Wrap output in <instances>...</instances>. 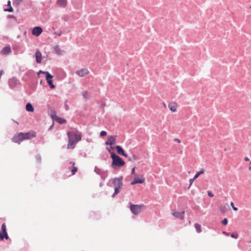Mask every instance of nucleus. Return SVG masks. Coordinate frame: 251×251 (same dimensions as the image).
<instances>
[{"label":"nucleus","mask_w":251,"mask_h":251,"mask_svg":"<svg viewBox=\"0 0 251 251\" xmlns=\"http://www.w3.org/2000/svg\"><path fill=\"white\" fill-rule=\"evenodd\" d=\"M36 134L34 131H30L26 133L20 132L16 134L12 138L14 142L20 144L24 140L30 139L36 136Z\"/></svg>","instance_id":"f257e3e1"},{"label":"nucleus","mask_w":251,"mask_h":251,"mask_svg":"<svg viewBox=\"0 0 251 251\" xmlns=\"http://www.w3.org/2000/svg\"><path fill=\"white\" fill-rule=\"evenodd\" d=\"M111 157L112 159L111 166L113 168L115 167H121L125 164L122 158L114 152L111 153Z\"/></svg>","instance_id":"f03ea898"},{"label":"nucleus","mask_w":251,"mask_h":251,"mask_svg":"<svg viewBox=\"0 0 251 251\" xmlns=\"http://www.w3.org/2000/svg\"><path fill=\"white\" fill-rule=\"evenodd\" d=\"M69 139H71L75 142H78L81 139V135L78 134L76 132L70 131L67 133Z\"/></svg>","instance_id":"7ed1b4c3"},{"label":"nucleus","mask_w":251,"mask_h":251,"mask_svg":"<svg viewBox=\"0 0 251 251\" xmlns=\"http://www.w3.org/2000/svg\"><path fill=\"white\" fill-rule=\"evenodd\" d=\"M130 209L134 215H138L141 210V206L137 204H133L130 203Z\"/></svg>","instance_id":"20e7f679"},{"label":"nucleus","mask_w":251,"mask_h":251,"mask_svg":"<svg viewBox=\"0 0 251 251\" xmlns=\"http://www.w3.org/2000/svg\"><path fill=\"white\" fill-rule=\"evenodd\" d=\"M4 238L6 239L8 238L6 231V226L5 223L2 224L1 226V232L0 231V240H3Z\"/></svg>","instance_id":"39448f33"},{"label":"nucleus","mask_w":251,"mask_h":251,"mask_svg":"<svg viewBox=\"0 0 251 251\" xmlns=\"http://www.w3.org/2000/svg\"><path fill=\"white\" fill-rule=\"evenodd\" d=\"M123 176L119 177H115L113 180V183L115 187L121 188L123 185Z\"/></svg>","instance_id":"423d86ee"},{"label":"nucleus","mask_w":251,"mask_h":251,"mask_svg":"<svg viewBox=\"0 0 251 251\" xmlns=\"http://www.w3.org/2000/svg\"><path fill=\"white\" fill-rule=\"evenodd\" d=\"M51 117L53 121H55L60 124H63L66 122V120L63 118L58 117L56 114H51Z\"/></svg>","instance_id":"0eeeda50"},{"label":"nucleus","mask_w":251,"mask_h":251,"mask_svg":"<svg viewBox=\"0 0 251 251\" xmlns=\"http://www.w3.org/2000/svg\"><path fill=\"white\" fill-rule=\"evenodd\" d=\"M19 82V80L16 77H12L9 79V85L11 88H13L16 86Z\"/></svg>","instance_id":"6e6552de"},{"label":"nucleus","mask_w":251,"mask_h":251,"mask_svg":"<svg viewBox=\"0 0 251 251\" xmlns=\"http://www.w3.org/2000/svg\"><path fill=\"white\" fill-rule=\"evenodd\" d=\"M43 31L42 27L40 26H35L33 28L32 33L33 35L39 36Z\"/></svg>","instance_id":"1a4fd4ad"},{"label":"nucleus","mask_w":251,"mask_h":251,"mask_svg":"<svg viewBox=\"0 0 251 251\" xmlns=\"http://www.w3.org/2000/svg\"><path fill=\"white\" fill-rule=\"evenodd\" d=\"M145 178L143 176H141L140 178L138 177H135L134 179L131 181V184L134 185L137 183H143L145 182Z\"/></svg>","instance_id":"9d476101"},{"label":"nucleus","mask_w":251,"mask_h":251,"mask_svg":"<svg viewBox=\"0 0 251 251\" xmlns=\"http://www.w3.org/2000/svg\"><path fill=\"white\" fill-rule=\"evenodd\" d=\"M89 73L88 70L86 68L81 69L80 70L77 71L75 74L80 77H82L85 75L88 74Z\"/></svg>","instance_id":"9b49d317"},{"label":"nucleus","mask_w":251,"mask_h":251,"mask_svg":"<svg viewBox=\"0 0 251 251\" xmlns=\"http://www.w3.org/2000/svg\"><path fill=\"white\" fill-rule=\"evenodd\" d=\"M116 140V136L113 135H111L108 137L107 141L105 142V144L106 145H113L115 143Z\"/></svg>","instance_id":"f8f14e48"},{"label":"nucleus","mask_w":251,"mask_h":251,"mask_svg":"<svg viewBox=\"0 0 251 251\" xmlns=\"http://www.w3.org/2000/svg\"><path fill=\"white\" fill-rule=\"evenodd\" d=\"M185 212L182 211L181 212H174L173 213V215L175 216L176 218L179 219L180 220H182L184 218V214Z\"/></svg>","instance_id":"ddd939ff"},{"label":"nucleus","mask_w":251,"mask_h":251,"mask_svg":"<svg viewBox=\"0 0 251 251\" xmlns=\"http://www.w3.org/2000/svg\"><path fill=\"white\" fill-rule=\"evenodd\" d=\"M11 51V49L10 47L9 46H6L4 47L2 50L0 51V53L2 55H8L9 54Z\"/></svg>","instance_id":"4468645a"},{"label":"nucleus","mask_w":251,"mask_h":251,"mask_svg":"<svg viewBox=\"0 0 251 251\" xmlns=\"http://www.w3.org/2000/svg\"><path fill=\"white\" fill-rule=\"evenodd\" d=\"M57 3L59 6L65 7L67 5V0H57Z\"/></svg>","instance_id":"2eb2a0df"},{"label":"nucleus","mask_w":251,"mask_h":251,"mask_svg":"<svg viewBox=\"0 0 251 251\" xmlns=\"http://www.w3.org/2000/svg\"><path fill=\"white\" fill-rule=\"evenodd\" d=\"M35 57L36 62L38 63H40L41 62L42 60V54L39 51H37L35 53Z\"/></svg>","instance_id":"dca6fc26"},{"label":"nucleus","mask_w":251,"mask_h":251,"mask_svg":"<svg viewBox=\"0 0 251 251\" xmlns=\"http://www.w3.org/2000/svg\"><path fill=\"white\" fill-rule=\"evenodd\" d=\"M76 142L74 141H73L71 139H69L68 144L67 145L68 149H74L75 148V144Z\"/></svg>","instance_id":"f3484780"},{"label":"nucleus","mask_w":251,"mask_h":251,"mask_svg":"<svg viewBox=\"0 0 251 251\" xmlns=\"http://www.w3.org/2000/svg\"><path fill=\"white\" fill-rule=\"evenodd\" d=\"M54 50L58 55H61L63 54V51L59 48V47L58 45L54 46Z\"/></svg>","instance_id":"a211bd4d"},{"label":"nucleus","mask_w":251,"mask_h":251,"mask_svg":"<svg viewBox=\"0 0 251 251\" xmlns=\"http://www.w3.org/2000/svg\"><path fill=\"white\" fill-rule=\"evenodd\" d=\"M115 148L116 149L117 153L119 154L122 155L123 154H124V152H125V151H124L123 148L121 146H119V145H117L115 147Z\"/></svg>","instance_id":"6ab92c4d"},{"label":"nucleus","mask_w":251,"mask_h":251,"mask_svg":"<svg viewBox=\"0 0 251 251\" xmlns=\"http://www.w3.org/2000/svg\"><path fill=\"white\" fill-rule=\"evenodd\" d=\"M95 172L98 174L101 175L102 173H105L106 174L108 172V171H104L101 169L98 168L97 166L95 168Z\"/></svg>","instance_id":"aec40b11"},{"label":"nucleus","mask_w":251,"mask_h":251,"mask_svg":"<svg viewBox=\"0 0 251 251\" xmlns=\"http://www.w3.org/2000/svg\"><path fill=\"white\" fill-rule=\"evenodd\" d=\"M25 108L26 111L28 112H33L34 111L33 106L30 103H27L26 104Z\"/></svg>","instance_id":"412c9836"},{"label":"nucleus","mask_w":251,"mask_h":251,"mask_svg":"<svg viewBox=\"0 0 251 251\" xmlns=\"http://www.w3.org/2000/svg\"><path fill=\"white\" fill-rule=\"evenodd\" d=\"M45 74L46 75V79L47 82L49 81L50 80H51L53 77L49 72H46Z\"/></svg>","instance_id":"4be33fe9"},{"label":"nucleus","mask_w":251,"mask_h":251,"mask_svg":"<svg viewBox=\"0 0 251 251\" xmlns=\"http://www.w3.org/2000/svg\"><path fill=\"white\" fill-rule=\"evenodd\" d=\"M70 164H72V167L73 169L71 170V172L72 173V175H75V173L77 171V168L76 167H75L74 165L75 164V163L74 162H71Z\"/></svg>","instance_id":"5701e85b"},{"label":"nucleus","mask_w":251,"mask_h":251,"mask_svg":"<svg viewBox=\"0 0 251 251\" xmlns=\"http://www.w3.org/2000/svg\"><path fill=\"white\" fill-rule=\"evenodd\" d=\"M170 109L173 111V112H175L176 111V106L175 105V104H169V105H168Z\"/></svg>","instance_id":"b1692460"},{"label":"nucleus","mask_w":251,"mask_h":251,"mask_svg":"<svg viewBox=\"0 0 251 251\" xmlns=\"http://www.w3.org/2000/svg\"><path fill=\"white\" fill-rule=\"evenodd\" d=\"M195 227L196 229V231L198 233H200L201 231V225L199 224H195Z\"/></svg>","instance_id":"393cba45"},{"label":"nucleus","mask_w":251,"mask_h":251,"mask_svg":"<svg viewBox=\"0 0 251 251\" xmlns=\"http://www.w3.org/2000/svg\"><path fill=\"white\" fill-rule=\"evenodd\" d=\"M204 173V171L203 169H201L200 171L199 172H198L195 175V176H194V179H196L200 175L203 174Z\"/></svg>","instance_id":"a878e982"},{"label":"nucleus","mask_w":251,"mask_h":251,"mask_svg":"<svg viewBox=\"0 0 251 251\" xmlns=\"http://www.w3.org/2000/svg\"><path fill=\"white\" fill-rule=\"evenodd\" d=\"M47 82L51 89H54L55 88V85L53 84V80L52 79L50 80L49 81Z\"/></svg>","instance_id":"bb28decb"},{"label":"nucleus","mask_w":251,"mask_h":251,"mask_svg":"<svg viewBox=\"0 0 251 251\" xmlns=\"http://www.w3.org/2000/svg\"><path fill=\"white\" fill-rule=\"evenodd\" d=\"M35 158H36L37 162H38V163H40L41 162V155L40 154L36 155Z\"/></svg>","instance_id":"cd10ccee"},{"label":"nucleus","mask_w":251,"mask_h":251,"mask_svg":"<svg viewBox=\"0 0 251 251\" xmlns=\"http://www.w3.org/2000/svg\"><path fill=\"white\" fill-rule=\"evenodd\" d=\"M5 11L9 12H12L13 11V9L11 6H10L8 8L5 9Z\"/></svg>","instance_id":"c85d7f7f"},{"label":"nucleus","mask_w":251,"mask_h":251,"mask_svg":"<svg viewBox=\"0 0 251 251\" xmlns=\"http://www.w3.org/2000/svg\"><path fill=\"white\" fill-rule=\"evenodd\" d=\"M82 94L84 98H85V99L88 98V93L87 91L82 92Z\"/></svg>","instance_id":"c756f323"},{"label":"nucleus","mask_w":251,"mask_h":251,"mask_svg":"<svg viewBox=\"0 0 251 251\" xmlns=\"http://www.w3.org/2000/svg\"><path fill=\"white\" fill-rule=\"evenodd\" d=\"M228 223V220L226 218H224L222 222V224L224 225H226Z\"/></svg>","instance_id":"7c9ffc66"},{"label":"nucleus","mask_w":251,"mask_h":251,"mask_svg":"<svg viewBox=\"0 0 251 251\" xmlns=\"http://www.w3.org/2000/svg\"><path fill=\"white\" fill-rule=\"evenodd\" d=\"M231 237L232 238H235V239H237L238 237V235L237 233H233L232 234H231Z\"/></svg>","instance_id":"2f4dec72"},{"label":"nucleus","mask_w":251,"mask_h":251,"mask_svg":"<svg viewBox=\"0 0 251 251\" xmlns=\"http://www.w3.org/2000/svg\"><path fill=\"white\" fill-rule=\"evenodd\" d=\"M107 134V132L106 131H101L100 132V135L102 137H103V136H106Z\"/></svg>","instance_id":"473e14b6"},{"label":"nucleus","mask_w":251,"mask_h":251,"mask_svg":"<svg viewBox=\"0 0 251 251\" xmlns=\"http://www.w3.org/2000/svg\"><path fill=\"white\" fill-rule=\"evenodd\" d=\"M230 205L231 206L232 209L234 211H237L238 210V208L234 206V203L233 202H230Z\"/></svg>","instance_id":"72a5a7b5"},{"label":"nucleus","mask_w":251,"mask_h":251,"mask_svg":"<svg viewBox=\"0 0 251 251\" xmlns=\"http://www.w3.org/2000/svg\"><path fill=\"white\" fill-rule=\"evenodd\" d=\"M120 188H117V187H115L114 188V194H118L119 192H120V190H119V189Z\"/></svg>","instance_id":"f704fd0d"},{"label":"nucleus","mask_w":251,"mask_h":251,"mask_svg":"<svg viewBox=\"0 0 251 251\" xmlns=\"http://www.w3.org/2000/svg\"><path fill=\"white\" fill-rule=\"evenodd\" d=\"M207 194H208V196H209V197L212 198V197H214V195L213 194V193H212V192H211V191H207Z\"/></svg>","instance_id":"c9c22d12"},{"label":"nucleus","mask_w":251,"mask_h":251,"mask_svg":"<svg viewBox=\"0 0 251 251\" xmlns=\"http://www.w3.org/2000/svg\"><path fill=\"white\" fill-rule=\"evenodd\" d=\"M18 5L20 4L24 0H15Z\"/></svg>","instance_id":"e433bc0d"},{"label":"nucleus","mask_w":251,"mask_h":251,"mask_svg":"<svg viewBox=\"0 0 251 251\" xmlns=\"http://www.w3.org/2000/svg\"><path fill=\"white\" fill-rule=\"evenodd\" d=\"M135 167L133 168L132 169V171H131V174L135 176L136 175L135 173Z\"/></svg>","instance_id":"4c0bfd02"},{"label":"nucleus","mask_w":251,"mask_h":251,"mask_svg":"<svg viewBox=\"0 0 251 251\" xmlns=\"http://www.w3.org/2000/svg\"><path fill=\"white\" fill-rule=\"evenodd\" d=\"M54 34H55L58 36H61L62 34V32L61 31H60V32L57 31V32H54Z\"/></svg>","instance_id":"58836bf2"},{"label":"nucleus","mask_w":251,"mask_h":251,"mask_svg":"<svg viewBox=\"0 0 251 251\" xmlns=\"http://www.w3.org/2000/svg\"><path fill=\"white\" fill-rule=\"evenodd\" d=\"M174 141H176V142H178V143H180L181 142L180 140V139H177V138H175V139H174Z\"/></svg>","instance_id":"ea45409f"},{"label":"nucleus","mask_w":251,"mask_h":251,"mask_svg":"<svg viewBox=\"0 0 251 251\" xmlns=\"http://www.w3.org/2000/svg\"><path fill=\"white\" fill-rule=\"evenodd\" d=\"M53 126H54V124H53H53H52V125H51L49 127V128L48 130H51V129L53 128Z\"/></svg>","instance_id":"a19ab883"},{"label":"nucleus","mask_w":251,"mask_h":251,"mask_svg":"<svg viewBox=\"0 0 251 251\" xmlns=\"http://www.w3.org/2000/svg\"><path fill=\"white\" fill-rule=\"evenodd\" d=\"M195 179H194V177L193 178H191L189 180L190 182V185H191L193 183V182L194 181Z\"/></svg>","instance_id":"79ce46f5"},{"label":"nucleus","mask_w":251,"mask_h":251,"mask_svg":"<svg viewBox=\"0 0 251 251\" xmlns=\"http://www.w3.org/2000/svg\"><path fill=\"white\" fill-rule=\"evenodd\" d=\"M107 173L106 174L105 173H102V174L101 175L102 177H103V176H104V177H105L107 176Z\"/></svg>","instance_id":"37998d69"},{"label":"nucleus","mask_w":251,"mask_h":251,"mask_svg":"<svg viewBox=\"0 0 251 251\" xmlns=\"http://www.w3.org/2000/svg\"><path fill=\"white\" fill-rule=\"evenodd\" d=\"M225 207H221L220 210L222 212H224L225 211Z\"/></svg>","instance_id":"c03bdc74"},{"label":"nucleus","mask_w":251,"mask_h":251,"mask_svg":"<svg viewBox=\"0 0 251 251\" xmlns=\"http://www.w3.org/2000/svg\"><path fill=\"white\" fill-rule=\"evenodd\" d=\"M8 17L9 18H15V16L13 15H9Z\"/></svg>","instance_id":"a18cd8bd"},{"label":"nucleus","mask_w":251,"mask_h":251,"mask_svg":"<svg viewBox=\"0 0 251 251\" xmlns=\"http://www.w3.org/2000/svg\"><path fill=\"white\" fill-rule=\"evenodd\" d=\"M223 233L227 236L229 235V233L226 232V231H223Z\"/></svg>","instance_id":"49530a36"},{"label":"nucleus","mask_w":251,"mask_h":251,"mask_svg":"<svg viewBox=\"0 0 251 251\" xmlns=\"http://www.w3.org/2000/svg\"><path fill=\"white\" fill-rule=\"evenodd\" d=\"M7 6H8L9 7L11 6V1L10 0H8L7 2Z\"/></svg>","instance_id":"de8ad7c7"},{"label":"nucleus","mask_w":251,"mask_h":251,"mask_svg":"<svg viewBox=\"0 0 251 251\" xmlns=\"http://www.w3.org/2000/svg\"><path fill=\"white\" fill-rule=\"evenodd\" d=\"M122 155L126 157H127L128 156V155L125 152H124V154H123Z\"/></svg>","instance_id":"09e8293b"},{"label":"nucleus","mask_w":251,"mask_h":251,"mask_svg":"<svg viewBox=\"0 0 251 251\" xmlns=\"http://www.w3.org/2000/svg\"><path fill=\"white\" fill-rule=\"evenodd\" d=\"M244 160H245V161H249V160H250V159H249V158L248 157H246L245 158Z\"/></svg>","instance_id":"8fccbe9b"},{"label":"nucleus","mask_w":251,"mask_h":251,"mask_svg":"<svg viewBox=\"0 0 251 251\" xmlns=\"http://www.w3.org/2000/svg\"><path fill=\"white\" fill-rule=\"evenodd\" d=\"M45 73H46V72L42 71L40 70V71H39V74H41V73H42V74H45Z\"/></svg>","instance_id":"3c124183"},{"label":"nucleus","mask_w":251,"mask_h":251,"mask_svg":"<svg viewBox=\"0 0 251 251\" xmlns=\"http://www.w3.org/2000/svg\"><path fill=\"white\" fill-rule=\"evenodd\" d=\"M13 121H14V122L16 123L17 124H19L18 122H16V121H14V120H13Z\"/></svg>","instance_id":"603ef678"},{"label":"nucleus","mask_w":251,"mask_h":251,"mask_svg":"<svg viewBox=\"0 0 251 251\" xmlns=\"http://www.w3.org/2000/svg\"><path fill=\"white\" fill-rule=\"evenodd\" d=\"M249 170L251 171V166L249 167Z\"/></svg>","instance_id":"864d4df0"},{"label":"nucleus","mask_w":251,"mask_h":251,"mask_svg":"<svg viewBox=\"0 0 251 251\" xmlns=\"http://www.w3.org/2000/svg\"><path fill=\"white\" fill-rule=\"evenodd\" d=\"M68 106H67L66 107V110H68Z\"/></svg>","instance_id":"5fc2aeb1"},{"label":"nucleus","mask_w":251,"mask_h":251,"mask_svg":"<svg viewBox=\"0 0 251 251\" xmlns=\"http://www.w3.org/2000/svg\"><path fill=\"white\" fill-rule=\"evenodd\" d=\"M116 194H114V193H113V194L112 195V197H114Z\"/></svg>","instance_id":"6e6d98bb"},{"label":"nucleus","mask_w":251,"mask_h":251,"mask_svg":"<svg viewBox=\"0 0 251 251\" xmlns=\"http://www.w3.org/2000/svg\"><path fill=\"white\" fill-rule=\"evenodd\" d=\"M250 163L251 164V161L250 162Z\"/></svg>","instance_id":"4d7b16f0"}]
</instances>
